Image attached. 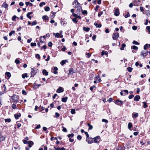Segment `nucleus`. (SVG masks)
<instances>
[{
  "label": "nucleus",
  "mask_w": 150,
  "mask_h": 150,
  "mask_svg": "<svg viewBox=\"0 0 150 150\" xmlns=\"http://www.w3.org/2000/svg\"><path fill=\"white\" fill-rule=\"evenodd\" d=\"M100 137L99 136H98L96 137H94L93 138V142L95 143H98L100 141Z\"/></svg>",
  "instance_id": "1"
},
{
  "label": "nucleus",
  "mask_w": 150,
  "mask_h": 150,
  "mask_svg": "<svg viewBox=\"0 0 150 150\" xmlns=\"http://www.w3.org/2000/svg\"><path fill=\"white\" fill-rule=\"evenodd\" d=\"M114 103L116 104L117 105H121L123 104V101L120 100L119 99H118L116 100Z\"/></svg>",
  "instance_id": "2"
},
{
  "label": "nucleus",
  "mask_w": 150,
  "mask_h": 150,
  "mask_svg": "<svg viewBox=\"0 0 150 150\" xmlns=\"http://www.w3.org/2000/svg\"><path fill=\"white\" fill-rule=\"evenodd\" d=\"M119 37V34L117 33H114L112 35V38L114 40H116Z\"/></svg>",
  "instance_id": "3"
},
{
  "label": "nucleus",
  "mask_w": 150,
  "mask_h": 150,
  "mask_svg": "<svg viewBox=\"0 0 150 150\" xmlns=\"http://www.w3.org/2000/svg\"><path fill=\"white\" fill-rule=\"evenodd\" d=\"M80 5V4L76 0H74V2L72 3V5L74 7L76 8L77 6H79Z\"/></svg>",
  "instance_id": "4"
},
{
  "label": "nucleus",
  "mask_w": 150,
  "mask_h": 150,
  "mask_svg": "<svg viewBox=\"0 0 150 150\" xmlns=\"http://www.w3.org/2000/svg\"><path fill=\"white\" fill-rule=\"evenodd\" d=\"M12 99L15 102H17L18 101L17 96L16 95L12 96Z\"/></svg>",
  "instance_id": "5"
},
{
  "label": "nucleus",
  "mask_w": 150,
  "mask_h": 150,
  "mask_svg": "<svg viewBox=\"0 0 150 150\" xmlns=\"http://www.w3.org/2000/svg\"><path fill=\"white\" fill-rule=\"evenodd\" d=\"M41 85V84H37L35 83H34L33 85V87L35 89H36L39 88Z\"/></svg>",
  "instance_id": "6"
},
{
  "label": "nucleus",
  "mask_w": 150,
  "mask_h": 150,
  "mask_svg": "<svg viewBox=\"0 0 150 150\" xmlns=\"http://www.w3.org/2000/svg\"><path fill=\"white\" fill-rule=\"evenodd\" d=\"M64 90L63 88L61 87H59L57 90V92L59 93L62 92Z\"/></svg>",
  "instance_id": "7"
},
{
  "label": "nucleus",
  "mask_w": 150,
  "mask_h": 150,
  "mask_svg": "<svg viewBox=\"0 0 150 150\" xmlns=\"http://www.w3.org/2000/svg\"><path fill=\"white\" fill-rule=\"evenodd\" d=\"M119 9H117L115 10V12H114V15L116 16H117L119 15Z\"/></svg>",
  "instance_id": "8"
},
{
  "label": "nucleus",
  "mask_w": 150,
  "mask_h": 150,
  "mask_svg": "<svg viewBox=\"0 0 150 150\" xmlns=\"http://www.w3.org/2000/svg\"><path fill=\"white\" fill-rule=\"evenodd\" d=\"M32 71L31 72V76H34L35 75L36 72H35V71L33 68H31Z\"/></svg>",
  "instance_id": "9"
},
{
  "label": "nucleus",
  "mask_w": 150,
  "mask_h": 150,
  "mask_svg": "<svg viewBox=\"0 0 150 150\" xmlns=\"http://www.w3.org/2000/svg\"><path fill=\"white\" fill-rule=\"evenodd\" d=\"M148 53V51L146 52H142L141 53V55L143 56L144 57H145Z\"/></svg>",
  "instance_id": "10"
},
{
  "label": "nucleus",
  "mask_w": 150,
  "mask_h": 150,
  "mask_svg": "<svg viewBox=\"0 0 150 150\" xmlns=\"http://www.w3.org/2000/svg\"><path fill=\"white\" fill-rule=\"evenodd\" d=\"M21 116V114L20 113H18L17 114H16L14 115V117L15 119L16 120H17L18 119L19 117H20Z\"/></svg>",
  "instance_id": "11"
},
{
  "label": "nucleus",
  "mask_w": 150,
  "mask_h": 150,
  "mask_svg": "<svg viewBox=\"0 0 150 150\" xmlns=\"http://www.w3.org/2000/svg\"><path fill=\"white\" fill-rule=\"evenodd\" d=\"M138 113L134 112L132 114V117L133 118H136L138 117Z\"/></svg>",
  "instance_id": "12"
},
{
  "label": "nucleus",
  "mask_w": 150,
  "mask_h": 150,
  "mask_svg": "<svg viewBox=\"0 0 150 150\" xmlns=\"http://www.w3.org/2000/svg\"><path fill=\"white\" fill-rule=\"evenodd\" d=\"M42 72L43 74L45 76H47L48 74V72L45 69H43L42 70Z\"/></svg>",
  "instance_id": "13"
},
{
  "label": "nucleus",
  "mask_w": 150,
  "mask_h": 150,
  "mask_svg": "<svg viewBox=\"0 0 150 150\" xmlns=\"http://www.w3.org/2000/svg\"><path fill=\"white\" fill-rule=\"evenodd\" d=\"M32 12H30L28 13L26 15L27 18H29L30 19H31L32 17L31 16H30V15L32 14Z\"/></svg>",
  "instance_id": "14"
},
{
  "label": "nucleus",
  "mask_w": 150,
  "mask_h": 150,
  "mask_svg": "<svg viewBox=\"0 0 150 150\" xmlns=\"http://www.w3.org/2000/svg\"><path fill=\"white\" fill-rule=\"evenodd\" d=\"M140 98V96L139 95H137L134 97V99L135 101H138Z\"/></svg>",
  "instance_id": "15"
},
{
  "label": "nucleus",
  "mask_w": 150,
  "mask_h": 150,
  "mask_svg": "<svg viewBox=\"0 0 150 150\" xmlns=\"http://www.w3.org/2000/svg\"><path fill=\"white\" fill-rule=\"evenodd\" d=\"M94 25L96 26V28H100L101 27V25L100 24H98V23L96 22H95L94 23Z\"/></svg>",
  "instance_id": "16"
},
{
  "label": "nucleus",
  "mask_w": 150,
  "mask_h": 150,
  "mask_svg": "<svg viewBox=\"0 0 150 150\" xmlns=\"http://www.w3.org/2000/svg\"><path fill=\"white\" fill-rule=\"evenodd\" d=\"M68 99V97H65L64 98H62V101L63 102L65 103L67 102Z\"/></svg>",
  "instance_id": "17"
},
{
  "label": "nucleus",
  "mask_w": 150,
  "mask_h": 150,
  "mask_svg": "<svg viewBox=\"0 0 150 150\" xmlns=\"http://www.w3.org/2000/svg\"><path fill=\"white\" fill-rule=\"evenodd\" d=\"M28 146L29 147H31L32 146V145H33V142L32 141H30L28 142Z\"/></svg>",
  "instance_id": "18"
},
{
  "label": "nucleus",
  "mask_w": 150,
  "mask_h": 150,
  "mask_svg": "<svg viewBox=\"0 0 150 150\" xmlns=\"http://www.w3.org/2000/svg\"><path fill=\"white\" fill-rule=\"evenodd\" d=\"M2 6L3 7L6 8L8 7V5L6 2H4L2 4Z\"/></svg>",
  "instance_id": "19"
},
{
  "label": "nucleus",
  "mask_w": 150,
  "mask_h": 150,
  "mask_svg": "<svg viewBox=\"0 0 150 150\" xmlns=\"http://www.w3.org/2000/svg\"><path fill=\"white\" fill-rule=\"evenodd\" d=\"M86 140L88 142V143L89 144H91L93 142V141L90 140L89 138H87Z\"/></svg>",
  "instance_id": "20"
},
{
  "label": "nucleus",
  "mask_w": 150,
  "mask_h": 150,
  "mask_svg": "<svg viewBox=\"0 0 150 150\" xmlns=\"http://www.w3.org/2000/svg\"><path fill=\"white\" fill-rule=\"evenodd\" d=\"M54 71L53 72V73L55 74H57V71L58 70L57 68V67H54Z\"/></svg>",
  "instance_id": "21"
},
{
  "label": "nucleus",
  "mask_w": 150,
  "mask_h": 150,
  "mask_svg": "<svg viewBox=\"0 0 150 150\" xmlns=\"http://www.w3.org/2000/svg\"><path fill=\"white\" fill-rule=\"evenodd\" d=\"M73 73V70L72 68H71L70 69L69 74H72Z\"/></svg>",
  "instance_id": "22"
},
{
  "label": "nucleus",
  "mask_w": 150,
  "mask_h": 150,
  "mask_svg": "<svg viewBox=\"0 0 150 150\" xmlns=\"http://www.w3.org/2000/svg\"><path fill=\"white\" fill-rule=\"evenodd\" d=\"M108 52L107 51H103L101 52V55L103 56L104 55H106L108 54Z\"/></svg>",
  "instance_id": "23"
},
{
  "label": "nucleus",
  "mask_w": 150,
  "mask_h": 150,
  "mask_svg": "<svg viewBox=\"0 0 150 150\" xmlns=\"http://www.w3.org/2000/svg\"><path fill=\"white\" fill-rule=\"evenodd\" d=\"M96 79L97 80L98 82H100L101 81V79L100 78V76L99 75L96 77Z\"/></svg>",
  "instance_id": "24"
},
{
  "label": "nucleus",
  "mask_w": 150,
  "mask_h": 150,
  "mask_svg": "<svg viewBox=\"0 0 150 150\" xmlns=\"http://www.w3.org/2000/svg\"><path fill=\"white\" fill-rule=\"evenodd\" d=\"M126 46V45L125 43H123L122 45V47L120 48V49L121 50H123L124 49V48Z\"/></svg>",
  "instance_id": "25"
},
{
  "label": "nucleus",
  "mask_w": 150,
  "mask_h": 150,
  "mask_svg": "<svg viewBox=\"0 0 150 150\" xmlns=\"http://www.w3.org/2000/svg\"><path fill=\"white\" fill-rule=\"evenodd\" d=\"M66 62H67V61L66 60H62L60 62V64L62 65H64L66 63Z\"/></svg>",
  "instance_id": "26"
},
{
  "label": "nucleus",
  "mask_w": 150,
  "mask_h": 150,
  "mask_svg": "<svg viewBox=\"0 0 150 150\" xmlns=\"http://www.w3.org/2000/svg\"><path fill=\"white\" fill-rule=\"evenodd\" d=\"M42 19L45 21L47 20L48 19V17L47 16H44L42 17Z\"/></svg>",
  "instance_id": "27"
},
{
  "label": "nucleus",
  "mask_w": 150,
  "mask_h": 150,
  "mask_svg": "<svg viewBox=\"0 0 150 150\" xmlns=\"http://www.w3.org/2000/svg\"><path fill=\"white\" fill-rule=\"evenodd\" d=\"M83 30H84L86 31H88L90 30V28H86V27H84L83 28Z\"/></svg>",
  "instance_id": "28"
},
{
  "label": "nucleus",
  "mask_w": 150,
  "mask_h": 150,
  "mask_svg": "<svg viewBox=\"0 0 150 150\" xmlns=\"http://www.w3.org/2000/svg\"><path fill=\"white\" fill-rule=\"evenodd\" d=\"M88 125L89 127L88 129L91 130L93 129V126L92 125H91L90 123H88Z\"/></svg>",
  "instance_id": "29"
},
{
  "label": "nucleus",
  "mask_w": 150,
  "mask_h": 150,
  "mask_svg": "<svg viewBox=\"0 0 150 150\" xmlns=\"http://www.w3.org/2000/svg\"><path fill=\"white\" fill-rule=\"evenodd\" d=\"M128 128L129 129H130L132 127V125L131 123L129 122L128 124Z\"/></svg>",
  "instance_id": "30"
},
{
  "label": "nucleus",
  "mask_w": 150,
  "mask_h": 150,
  "mask_svg": "<svg viewBox=\"0 0 150 150\" xmlns=\"http://www.w3.org/2000/svg\"><path fill=\"white\" fill-rule=\"evenodd\" d=\"M81 10H82V8H81L80 6H79V7H78V8H77V11L78 12H79V13L80 12V11H81Z\"/></svg>",
  "instance_id": "31"
},
{
  "label": "nucleus",
  "mask_w": 150,
  "mask_h": 150,
  "mask_svg": "<svg viewBox=\"0 0 150 150\" xmlns=\"http://www.w3.org/2000/svg\"><path fill=\"white\" fill-rule=\"evenodd\" d=\"M143 107L144 108H146L148 107V105H147L146 103V102H143Z\"/></svg>",
  "instance_id": "32"
},
{
  "label": "nucleus",
  "mask_w": 150,
  "mask_h": 150,
  "mask_svg": "<svg viewBox=\"0 0 150 150\" xmlns=\"http://www.w3.org/2000/svg\"><path fill=\"white\" fill-rule=\"evenodd\" d=\"M5 74L8 78H9L11 76V73L9 72H6Z\"/></svg>",
  "instance_id": "33"
},
{
  "label": "nucleus",
  "mask_w": 150,
  "mask_h": 150,
  "mask_svg": "<svg viewBox=\"0 0 150 150\" xmlns=\"http://www.w3.org/2000/svg\"><path fill=\"white\" fill-rule=\"evenodd\" d=\"M22 76L23 79H24L25 77H28L27 74H23L22 75Z\"/></svg>",
  "instance_id": "34"
},
{
  "label": "nucleus",
  "mask_w": 150,
  "mask_h": 150,
  "mask_svg": "<svg viewBox=\"0 0 150 150\" xmlns=\"http://www.w3.org/2000/svg\"><path fill=\"white\" fill-rule=\"evenodd\" d=\"M25 4L26 6H28V5H30V6H33V4L31 3H30L29 2H26Z\"/></svg>",
  "instance_id": "35"
},
{
  "label": "nucleus",
  "mask_w": 150,
  "mask_h": 150,
  "mask_svg": "<svg viewBox=\"0 0 150 150\" xmlns=\"http://www.w3.org/2000/svg\"><path fill=\"white\" fill-rule=\"evenodd\" d=\"M45 2H43L41 3H40L39 4V6L41 7L43 5H45Z\"/></svg>",
  "instance_id": "36"
},
{
  "label": "nucleus",
  "mask_w": 150,
  "mask_h": 150,
  "mask_svg": "<svg viewBox=\"0 0 150 150\" xmlns=\"http://www.w3.org/2000/svg\"><path fill=\"white\" fill-rule=\"evenodd\" d=\"M71 112L72 114H75L76 112L75 110L74 109H71Z\"/></svg>",
  "instance_id": "37"
},
{
  "label": "nucleus",
  "mask_w": 150,
  "mask_h": 150,
  "mask_svg": "<svg viewBox=\"0 0 150 150\" xmlns=\"http://www.w3.org/2000/svg\"><path fill=\"white\" fill-rule=\"evenodd\" d=\"M62 128H63L62 131L63 132H67V130L66 128L64 127L63 126L62 127Z\"/></svg>",
  "instance_id": "38"
},
{
  "label": "nucleus",
  "mask_w": 150,
  "mask_h": 150,
  "mask_svg": "<svg viewBox=\"0 0 150 150\" xmlns=\"http://www.w3.org/2000/svg\"><path fill=\"white\" fill-rule=\"evenodd\" d=\"M74 136V134H69L67 136L69 138L72 137Z\"/></svg>",
  "instance_id": "39"
},
{
  "label": "nucleus",
  "mask_w": 150,
  "mask_h": 150,
  "mask_svg": "<svg viewBox=\"0 0 150 150\" xmlns=\"http://www.w3.org/2000/svg\"><path fill=\"white\" fill-rule=\"evenodd\" d=\"M50 10V8L49 7L47 6L45 8V11H49Z\"/></svg>",
  "instance_id": "40"
},
{
  "label": "nucleus",
  "mask_w": 150,
  "mask_h": 150,
  "mask_svg": "<svg viewBox=\"0 0 150 150\" xmlns=\"http://www.w3.org/2000/svg\"><path fill=\"white\" fill-rule=\"evenodd\" d=\"M5 121L6 122H10L11 121V119H5Z\"/></svg>",
  "instance_id": "41"
},
{
  "label": "nucleus",
  "mask_w": 150,
  "mask_h": 150,
  "mask_svg": "<svg viewBox=\"0 0 150 150\" xmlns=\"http://www.w3.org/2000/svg\"><path fill=\"white\" fill-rule=\"evenodd\" d=\"M77 19L75 17V18H73L72 19V21L75 23H77L78 22V21L76 20V19Z\"/></svg>",
  "instance_id": "42"
},
{
  "label": "nucleus",
  "mask_w": 150,
  "mask_h": 150,
  "mask_svg": "<svg viewBox=\"0 0 150 150\" xmlns=\"http://www.w3.org/2000/svg\"><path fill=\"white\" fill-rule=\"evenodd\" d=\"M127 69L129 72H131L132 70V68L131 67H129L127 68Z\"/></svg>",
  "instance_id": "43"
},
{
  "label": "nucleus",
  "mask_w": 150,
  "mask_h": 150,
  "mask_svg": "<svg viewBox=\"0 0 150 150\" xmlns=\"http://www.w3.org/2000/svg\"><path fill=\"white\" fill-rule=\"evenodd\" d=\"M14 33L15 31L14 30H12L9 33V35L10 36H11L13 34H14Z\"/></svg>",
  "instance_id": "44"
},
{
  "label": "nucleus",
  "mask_w": 150,
  "mask_h": 150,
  "mask_svg": "<svg viewBox=\"0 0 150 150\" xmlns=\"http://www.w3.org/2000/svg\"><path fill=\"white\" fill-rule=\"evenodd\" d=\"M132 48L134 50H137L138 49V47L135 45L132 46Z\"/></svg>",
  "instance_id": "45"
},
{
  "label": "nucleus",
  "mask_w": 150,
  "mask_h": 150,
  "mask_svg": "<svg viewBox=\"0 0 150 150\" xmlns=\"http://www.w3.org/2000/svg\"><path fill=\"white\" fill-rule=\"evenodd\" d=\"M82 13L83 15H87V12L86 10H84L82 11Z\"/></svg>",
  "instance_id": "46"
},
{
  "label": "nucleus",
  "mask_w": 150,
  "mask_h": 150,
  "mask_svg": "<svg viewBox=\"0 0 150 150\" xmlns=\"http://www.w3.org/2000/svg\"><path fill=\"white\" fill-rule=\"evenodd\" d=\"M60 115L58 112H56L55 113V116L56 118H57Z\"/></svg>",
  "instance_id": "47"
},
{
  "label": "nucleus",
  "mask_w": 150,
  "mask_h": 150,
  "mask_svg": "<svg viewBox=\"0 0 150 150\" xmlns=\"http://www.w3.org/2000/svg\"><path fill=\"white\" fill-rule=\"evenodd\" d=\"M30 45L32 47H34L36 45V44L35 42H32L31 43Z\"/></svg>",
  "instance_id": "48"
},
{
  "label": "nucleus",
  "mask_w": 150,
  "mask_h": 150,
  "mask_svg": "<svg viewBox=\"0 0 150 150\" xmlns=\"http://www.w3.org/2000/svg\"><path fill=\"white\" fill-rule=\"evenodd\" d=\"M55 35V37L56 38H58L59 37V33H57L56 34L54 33V35Z\"/></svg>",
  "instance_id": "49"
},
{
  "label": "nucleus",
  "mask_w": 150,
  "mask_h": 150,
  "mask_svg": "<svg viewBox=\"0 0 150 150\" xmlns=\"http://www.w3.org/2000/svg\"><path fill=\"white\" fill-rule=\"evenodd\" d=\"M15 62L16 64H18L20 63L19 61L17 59H16L15 61Z\"/></svg>",
  "instance_id": "50"
},
{
  "label": "nucleus",
  "mask_w": 150,
  "mask_h": 150,
  "mask_svg": "<svg viewBox=\"0 0 150 150\" xmlns=\"http://www.w3.org/2000/svg\"><path fill=\"white\" fill-rule=\"evenodd\" d=\"M146 29H147L148 31L149 34H150V27L149 26H147L146 27Z\"/></svg>",
  "instance_id": "51"
},
{
  "label": "nucleus",
  "mask_w": 150,
  "mask_h": 150,
  "mask_svg": "<svg viewBox=\"0 0 150 150\" xmlns=\"http://www.w3.org/2000/svg\"><path fill=\"white\" fill-rule=\"evenodd\" d=\"M77 139L79 140H80L81 139H82V137H81V135H78L77 136Z\"/></svg>",
  "instance_id": "52"
},
{
  "label": "nucleus",
  "mask_w": 150,
  "mask_h": 150,
  "mask_svg": "<svg viewBox=\"0 0 150 150\" xmlns=\"http://www.w3.org/2000/svg\"><path fill=\"white\" fill-rule=\"evenodd\" d=\"M103 12L101 11L98 13V17H100L103 14Z\"/></svg>",
  "instance_id": "53"
},
{
  "label": "nucleus",
  "mask_w": 150,
  "mask_h": 150,
  "mask_svg": "<svg viewBox=\"0 0 150 150\" xmlns=\"http://www.w3.org/2000/svg\"><path fill=\"white\" fill-rule=\"evenodd\" d=\"M52 44L51 42H50L48 43V45L50 47H51L52 46Z\"/></svg>",
  "instance_id": "54"
},
{
  "label": "nucleus",
  "mask_w": 150,
  "mask_h": 150,
  "mask_svg": "<svg viewBox=\"0 0 150 150\" xmlns=\"http://www.w3.org/2000/svg\"><path fill=\"white\" fill-rule=\"evenodd\" d=\"M130 16V14H129V12H128L127 13V14L125 15V18H127L128 17H129Z\"/></svg>",
  "instance_id": "55"
},
{
  "label": "nucleus",
  "mask_w": 150,
  "mask_h": 150,
  "mask_svg": "<svg viewBox=\"0 0 150 150\" xmlns=\"http://www.w3.org/2000/svg\"><path fill=\"white\" fill-rule=\"evenodd\" d=\"M102 121L103 122H105L106 123H108V121L106 119H103L102 120Z\"/></svg>",
  "instance_id": "56"
},
{
  "label": "nucleus",
  "mask_w": 150,
  "mask_h": 150,
  "mask_svg": "<svg viewBox=\"0 0 150 150\" xmlns=\"http://www.w3.org/2000/svg\"><path fill=\"white\" fill-rule=\"evenodd\" d=\"M35 57L36 58L39 59L40 58V55L39 54H37L35 55Z\"/></svg>",
  "instance_id": "57"
},
{
  "label": "nucleus",
  "mask_w": 150,
  "mask_h": 150,
  "mask_svg": "<svg viewBox=\"0 0 150 150\" xmlns=\"http://www.w3.org/2000/svg\"><path fill=\"white\" fill-rule=\"evenodd\" d=\"M16 18V16H15V15H14V16H13V17H12V20H13V21H14L15 20V19Z\"/></svg>",
  "instance_id": "58"
},
{
  "label": "nucleus",
  "mask_w": 150,
  "mask_h": 150,
  "mask_svg": "<svg viewBox=\"0 0 150 150\" xmlns=\"http://www.w3.org/2000/svg\"><path fill=\"white\" fill-rule=\"evenodd\" d=\"M37 24V22L35 21H33L32 22V25H35Z\"/></svg>",
  "instance_id": "59"
},
{
  "label": "nucleus",
  "mask_w": 150,
  "mask_h": 150,
  "mask_svg": "<svg viewBox=\"0 0 150 150\" xmlns=\"http://www.w3.org/2000/svg\"><path fill=\"white\" fill-rule=\"evenodd\" d=\"M132 28L133 30H136L137 29V27L135 26H133L132 27Z\"/></svg>",
  "instance_id": "60"
},
{
  "label": "nucleus",
  "mask_w": 150,
  "mask_h": 150,
  "mask_svg": "<svg viewBox=\"0 0 150 150\" xmlns=\"http://www.w3.org/2000/svg\"><path fill=\"white\" fill-rule=\"evenodd\" d=\"M132 43L133 44H135V45L139 44V43H138V42L135 40H134L133 42Z\"/></svg>",
  "instance_id": "61"
},
{
  "label": "nucleus",
  "mask_w": 150,
  "mask_h": 150,
  "mask_svg": "<svg viewBox=\"0 0 150 150\" xmlns=\"http://www.w3.org/2000/svg\"><path fill=\"white\" fill-rule=\"evenodd\" d=\"M134 96L133 95H131L129 96L128 98L129 99H131L132 98L134 97Z\"/></svg>",
  "instance_id": "62"
},
{
  "label": "nucleus",
  "mask_w": 150,
  "mask_h": 150,
  "mask_svg": "<svg viewBox=\"0 0 150 150\" xmlns=\"http://www.w3.org/2000/svg\"><path fill=\"white\" fill-rule=\"evenodd\" d=\"M22 93L23 94L26 95V93L25 91L23 90L22 91Z\"/></svg>",
  "instance_id": "63"
},
{
  "label": "nucleus",
  "mask_w": 150,
  "mask_h": 150,
  "mask_svg": "<svg viewBox=\"0 0 150 150\" xmlns=\"http://www.w3.org/2000/svg\"><path fill=\"white\" fill-rule=\"evenodd\" d=\"M12 108L13 109H15L16 108V105L15 104H13L12 105Z\"/></svg>",
  "instance_id": "64"
}]
</instances>
